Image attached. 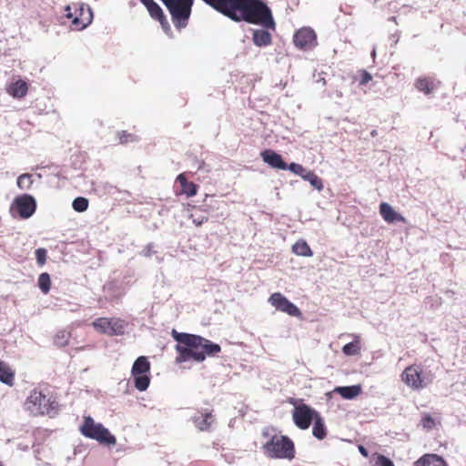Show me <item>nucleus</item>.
<instances>
[{
  "mask_svg": "<svg viewBox=\"0 0 466 466\" xmlns=\"http://www.w3.org/2000/svg\"><path fill=\"white\" fill-rule=\"evenodd\" d=\"M171 336L177 341L175 346L177 363L189 360L202 362L207 356H216L221 351V347L218 344L198 335L172 329Z\"/></svg>",
  "mask_w": 466,
  "mask_h": 466,
  "instance_id": "obj_1",
  "label": "nucleus"
},
{
  "mask_svg": "<svg viewBox=\"0 0 466 466\" xmlns=\"http://www.w3.org/2000/svg\"><path fill=\"white\" fill-rule=\"evenodd\" d=\"M234 21H245L273 30L276 25L270 8L261 0H243Z\"/></svg>",
  "mask_w": 466,
  "mask_h": 466,
  "instance_id": "obj_2",
  "label": "nucleus"
},
{
  "mask_svg": "<svg viewBox=\"0 0 466 466\" xmlns=\"http://www.w3.org/2000/svg\"><path fill=\"white\" fill-rule=\"evenodd\" d=\"M25 409L33 416L55 417L58 412L56 398L35 388L30 391L25 401Z\"/></svg>",
  "mask_w": 466,
  "mask_h": 466,
  "instance_id": "obj_3",
  "label": "nucleus"
},
{
  "mask_svg": "<svg viewBox=\"0 0 466 466\" xmlns=\"http://www.w3.org/2000/svg\"><path fill=\"white\" fill-rule=\"evenodd\" d=\"M265 455L269 459H287L295 458L294 442L288 436L281 434L273 435L262 446Z\"/></svg>",
  "mask_w": 466,
  "mask_h": 466,
  "instance_id": "obj_4",
  "label": "nucleus"
},
{
  "mask_svg": "<svg viewBox=\"0 0 466 466\" xmlns=\"http://www.w3.org/2000/svg\"><path fill=\"white\" fill-rule=\"evenodd\" d=\"M80 432L85 437L96 440L102 444L115 445L116 442L115 436L101 423H96L90 416L84 418V422L80 427Z\"/></svg>",
  "mask_w": 466,
  "mask_h": 466,
  "instance_id": "obj_5",
  "label": "nucleus"
},
{
  "mask_svg": "<svg viewBox=\"0 0 466 466\" xmlns=\"http://www.w3.org/2000/svg\"><path fill=\"white\" fill-rule=\"evenodd\" d=\"M168 9L176 27L187 25L194 0H161Z\"/></svg>",
  "mask_w": 466,
  "mask_h": 466,
  "instance_id": "obj_6",
  "label": "nucleus"
},
{
  "mask_svg": "<svg viewBox=\"0 0 466 466\" xmlns=\"http://www.w3.org/2000/svg\"><path fill=\"white\" fill-rule=\"evenodd\" d=\"M150 362L145 356L138 357L133 363L131 374L134 378V386L139 391H145L150 383Z\"/></svg>",
  "mask_w": 466,
  "mask_h": 466,
  "instance_id": "obj_7",
  "label": "nucleus"
},
{
  "mask_svg": "<svg viewBox=\"0 0 466 466\" xmlns=\"http://www.w3.org/2000/svg\"><path fill=\"white\" fill-rule=\"evenodd\" d=\"M92 326L97 332L113 337L123 335L127 323L119 318H97L92 322Z\"/></svg>",
  "mask_w": 466,
  "mask_h": 466,
  "instance_id": "obj_8",
  "label": "nucleus"
},
{
  "mask_svg": "<svg viewBox=\"0 0 466 466\" xmlns=\"http://www.w3.org/2000/svg\"><path fill=\"white\" fill-rule=\"evenodd\" d=\"M400 377L401 380L413 390H422L431 382V379L423 375L421 367L416 364L406 367Z\"/></svg>",
  "mask_w": 466,
  "mask_h": 466,
  "instance_id": "obj_9",
  "label": "nucleus"
},
{
  "mask_svg": "<svg viewBox=\"0 0 466 466\" xmlns=\"http://www.w3.org/2000/svg\"><path fill=\"white\" fill-rule=\"evenodd\" d=\"M66 16L72 19V25L77 30L85 29L88 25L91 24L93 19V13L88 5L84 4L75 5V14L71 12V6L66 7Z\"/></svg>",
  "mask_w": 466,
  "mask_h": 466,
  "instance_id": "obj_10",
  "label": "nucleus"
},
{
  "mask_svg": "<svg viewBox=\"0 0 466 466\" xmlns=\"http://www.w3.org/2000/svg\"><path fill=\"white\" fill-rule=\"evenodd\" d=\"M319 412L307 404H299L295 406L292 418L295 425L300 430H307L311 425L313 420L318 416Z\"/></svg>",
  "mask_w": 466,
  "mask_h": 466,
  "instance_id": "obj_11",
  "label": "nucleus"
},
{
  "mask_svg": "<svg viewBox=\"0 0 466 466\" xmlns=\"http://www.w3.org/2000/svg\"><path fill=\"white\" fill-rule=\"evenodd\" d=\"M205 4L211 6L218 13L224 15L229 19L237 18V14L240 9L243 0H202Z\"/></svg>",
  "mask_w": 466,
  "mask_h": 466,
  "instance_id": "obj_12",
  "label": "nucleus"
},
{
  "mask_svg": "<svg viewBox=\"0 0 466 466\" xmlns=\"http://www.w3.org/2000/svg\"><path fill=\"white\" fill-rule=\"evenodd\" d=\"M293 42L297 48L309 51L318 46L317 35L310 27L299 29L293 36Z\"/></svg>",
  "mask_w": 466,
  "mask_h": 466,
  "instance_id": "obj_13",
  "label": "nucleus"
},
{
  "mask_svg": "<svg viewBox=\"0 0 466 466\" xmlns=\"http://www.w3.org/2000/svg\"><path fill=\"white\" fill-rule=\"evenodd\" d=\"M36 208V202L35 198L27 194L17 197L13 203L12 209H14L18 216L26 219L33 216Z\"/></svg>",
  "mask_w": 466,
  "mask_h": 466,
  "instance_id": "obj_14",
  "label": "nucleus"
},
{
  "mask_svg": "<svg viewBox=\"0 0 466 466\" xmlns=\"http://www.w3.org/2000/svg\"><path fill=\"white\" fill-rule=\"evenodd\" d=\"M268 302L275 307L278 310L287 313L292 317H300L301 311L299 309L290 302L285 296H283L279 292L273 293L269 299Z\"/></svg>",
  "mask_w": 466,
  "mask_h": 466,
  "instance_id": "obj_15",
  "label": "nucleus"
},
{
  "mask_svg": "<svg viewBox=\"0 0 466 466\" xmlns=\"http://www.w3.org/2000/svg\"><path fill=\"white\" fill-rule=\"evenodd\" d=\"M147 8V10L149 13V15L154 20H157L160 23L163 30L166 33H168L170 31V25L169 23L160 7V5L155 2L154 0H139Z\"/></svg>",
  "mask_w": 466,
  "mask_h": 466,
  "instance_id": "obj_16",
  "label": "nucleus"
},
{
  "mask_svg": "<svg viewBox=\"0 0 466 466\" xmlns=\"http://www.w3.org/2000/svg\"><path fill=\"white\" fill-rule=\"evenodd\" d=\"M260 156L265 163L276 169L286 170L288 164L283 160L282 157L271 149L263 150Z\"/></svg>",
  "mask_w": 466,
  "mask_h": 466,
  "instance_id": "obj_17",
  "label": "nucleus"
},
{
  "mask_svg": "<svg viewBox=\"0 0 466 466\" xmlns=\"http://www.w3.org/2000/svg\"><path fill=\"white\" fill-rule=\"evenodd\" d=\"M380 214L381 218L390 224L395 223V222H402L406 223V218L396 212L394 208L387 202H382L380 204Z\"/></svg>",
  "mask_w": 466,
  "mask_h": 466,
  "instance_id": "obj_18",
  "label": "nucleus"
},
{
  "mask_svg": "<svg viewBox=\"0 0 466 466\" xmlns=\"http://www.w3.org/2000/svg\"><path fill=\"white\" fill-rule=\"evenodd\" d=\"M414 466H449L444 459L434 453H427L419 458L413 464Z\"/></svg>",
  "mask_w": 466,
  "mask_h": 466,
  "instance_id": "obj_19",
  "label": "nucleus"
},
{
  "mask_svg": "<svg viewBox=\"0 0 466 466\" xmlns=\"http://www.w3.org/2000/svg\"><path fill=\"white\" fill-rule=\"evenodd\" d=\"M177 181L180 184L181 187L180 194H185L187 198H191L197 195L198 185L187 181L184 173H181L177 177Z\"/></svg>",
  "mask_w": 466,
  "mask_h": 466,
  "instance_id": "obj_20",
  "label": "nucleus"
},
{
  "mask_svg": "<svg viewBox=\"0 0 466 466\" xmlns=\"http://www.w3.org/2000/svg\"><path fill=\"white\" fill-rule=\"evenodd\" d=\"M15 375V370L6 362L0 360V381L8 386H13Z\"/></svg>",
  "mask_w": 466,
  "mask_h": 466,
  "instance_id": "obj_21",
  "label": "nucleus"
},
{
  "mask_svg": "<svg viewBox=\"0 0 466 466\" xmlns=\"http://www.w3.org/2000/svg\"><path fill=\"white\" fill-rule=\"evenodd\" d=\"M252 40L257 46H267L271 44L272 37L268 31L257 29L253 31Z\"/></svg>",
  "mask_w": 466,
  "mask_h": 466,
  "instance_id": "obj_22",
  "label": "nucleus"
},
{
  "mask_svg": "<svg viewBox=\"0 0 466 466\" xmlns=\"http://www.w3.org/2000/svg\"><path fill=\"white\" fill-rule=\"evenodd\" d=\"M334 391L346 400H352L361 392V388L360 385L337 387Z\"/></svg>",
  "mask_w": 466,
  "mask_h": 466,
  "instance_id": "obj_23",
  "label": "nucleus"
},
{
  "mask_svg": "<svg viewBox=\"0 0 466 466\" xmlns=\"http://www.w3.org/2000/svg\"><path fill=\"white\" fill-rule=\"evenodd\" d=\"M292 252L296 254L297 256L300 257H312L313 252L304 239H299L297 242H295L291 248Z\"/></svg>",
  "mask_w": 466,
  "mask_h": 466,
  "instance_id": "obj_24",
  "label": "nucleus"
},
{
  "mask_svg": "<svg viewBox=\"0 0 466 466\" xmlns=\"http://www.w3.org/2000/svg\"><path fill=\"white\" fill-rule=\"evenodd\" d=\"M314 425L312 429V434L319 440H323L327 436V429L323 419L319 413L318 416L313 420Z\"/></svg>",
  "mask_w": 466,
  "mask_h": 466,
  "instance_id": "obj_25",
  "label": "nucleus"
},
{
  "mask_svg": "<svg viewBox=\"0 0 466 466\" xmlns=\"http://www.w3.org/2000/svg\"><path fill=\"white\" fill-rule=\"evenodd\" d=\"M213 421L211 412H205L199 416L194 417V422L200 431H207L210 428Z\"/></svg>",
  "mask_w": 466,
  "mask_h": 466,
  "instance_id": "obj_26",
  "label": "nucleus"
},
{
  "mask_svg": "<svg viewBox=\"0 0 466 466\" xmlns=\"http://www.w3.org/2000/svg\"><path fill=\"white\" fill-rule=\"evenodd\" d=\"M360 351V337L355 336V340L343 346L342 352L347 356L358 355Z\"/></svg>",
  "mask_w": 466,
  "mask_h": 466,
  "instance_id": "obj_27",
  "label": "nucleus"
},
{
  "mask_svg": "<svg viewBox=\"0 0 466 466\" xmlns=\"http://www.w3.org/2000/svg\"><path fill=\"white\" fill-rule=\"evenodd\" d=\"M306 181H309L310 185L316 188L319 191H321L323 189V182L320 177H319L313 171H308L305 174V177L303 178Z\"/></svg>",
  "mask_w": 466,
  "mask_h": 466,
  "instance_id": "obj_28",
  "label": "nucleus"
},
{
  "mask_svg": "<svg viewBox=\"0 0 466 466\" xmlns=\"http://www.w3.org/2000/svg\"><path fill=\"white\" fill-rule=\"evenodd\" d=\"M354 83L360 85V86H365L367 85L370 81H371L372 79V76L371 75L367 72L366 70L364 69H360V70H358L354 76Z\"/></svg>",
  "mask_w": 466,
  "mask_h": 466,
  "instance_id": "obj_29",
  "label": "nucleus"
},
{
  "mask_svg": "<svg viewBox=\"0 0 466 466\" xmlns=\"http://www.w3.org/2000/svg\"><path fill=\"white\" fill-rule=\"evenodd\" d=\"M38 287L44 294H47L51 288V279L48 273H41L38 277Z\"/></svg>",
  "mask_w": 466,
  "mask_h": 466,
  "instance_id": "obj_30",
  "label": "nucleus"
},
{
  "mask_svg": "<svg viewBox=\"0 0 466 466\" xmlns=\"http://www.w3.org/2000/svg\"><path fill=\"white\" fill-rule=\"evenodd\" d=\"M70 333L66 330L58 331L54 337V344L57 347H65L68 344Z\"/></svg>",
  "mask_w": 466,
  "mask_h": 466,
  "instance_id": "obj_31",
  "label": "nucleus"
},
{
  "mask_svg": "<svg viewBox=\"0 0 466 466\" xmlns=\"http://www.w3.org/2000/svg\"><path fill=\"white\" fill-rule=\"evenodd\" d=\"M33 184L32 175L30 174H22L17 178V187L20 189H29Z\"/></svg>",
  "mask_w": 466,
  "mask_h": 466,
  "instance_id": "obj_32",
  "label": "nucleus"
},
{
  "mask_svg": "<svg viewBox=\"0 0 466 466\" xmlns=\"http://www.w3.org/2000/svg\"><path fill=\"white\" fill-rule=\"evenodd\" d=\"M88 199L83 197H78L74 199L72 207L77 212H84L88 208Z\"/></svg>",
  "mask_w": 466,
  "mask_h": 466,
  "instance_id": "obj_33",
  "label": "nucleus"
},
{
  "mask_svg": "<svg viewBox=\"0 0 466 466\" xmlns=\"http://www.w3.org/2000/svg\"><path fill=\"white\" fill-rule=\"evenodd\" d=\"M287 169H289L292 173L301 177L302 178H304L305 174L309 171L302 165L297 164V163H290L289 165H288Z\"/></svg>",
  "mask_w": 466,
  "mask_h": 466,
  "instance_id": "obj_34",
  "label": "nucleus"
},
{
  "mask_svg": "<svg viewBox=\"0 0 466 466\" xmlns=\"http://www.w3.org/2000/svg\"><path fill=\"white\" fill-rule=\"evenodd\" d=\"M120 144H127L129 142H135L137 140L136 135L128 133L127 131H121L117 134Z\"/></svg>",
  "mask_w": 466,
  "mask_h": 466,
  "instance_id": "obj_35",
  "label": "nucleus"
},
{
  "mask_svg": "<svg viewBox=\"0 0 466 466\" xmlns=\"http://www.w3.org/2000/svg\"><path fill=\"white\" fill-rule=\"evenodd\" d=\"M420 424L424 429H427V430H431L436 425L435 420L428 413L423 415V417L420 420Z\"/></svg>",
  "mask_w": 466,
  "mask_h": 466,
  "instance_id": "obj_36",
  "label": "nucleus"
},
{
  "mask_svg": "<svg viewBox=\"0 0 466 466\" xmlns=\"http://www.w3.org/2000/svg\"><path fill=\"white\" fill-rule=\"evenodd\" d=\"M376 460L374 466H395L394 463L382 454H375Z\"/></svg>",
  "mask_w": 466,
  "mask_h": 466,
  "instance_id": "obj_37",
  "label": "nucleus"
},
{
  "mask_svg": "<svg viewBox=\"0 0 466 466\" xmlns=\"http://www.w3.org/2000/svg\"><path fill=\"white\" fill-rule=\"evenodd\" d=\"M46 249L39 248L35 250V258L39 266H43L46 262Z\"/></svg>",
  "mask_w": 466,
  "mask_h": 466,
  "instance_id": "obj_38",
  "label": "nucleus"
},
{
  "mask_svg": "<svg viewBox=\"0 0 466 466\" xmlns=\"http://www.w3.org/2000/svg\"><path fill=\"white\" fill-rule=\"evenodd\" d=\"M434 85L435 84H434L433 80L430 77L420 78L417 81V87L428 88V87H433Z\"/></svg>",
  "mask_w": 466,
  "mask_h": 466,
  "instance_id": "obj_39",
  "label": "nucleus"
},
{
  "mask_svg": "<svg viewBox=\"0 0 466 466\" xmlns=\"http://www.w3.org/2000/svg\"><path fill=\"white\" fill-rule=\"evenodd\" d=\"M8 94L14 97L21 98L26 95L27 89H6Z\"/></svg>",
  "mask_w": 466,
  "mask_h": 466,
  "instance_id": "obj_40",
  "label": "nucleus"
},
{
  "mask_svg": "<svg viewBox=\"0 0 466 466\" xmlns=\"http://www.w3.org/2000/svg\"><path fill=\"white\" fill-rule=\"evenodd\" d=\"M359 451L360 452V454L362 456H364L366 458L369 457V452H368L367 449L364 448L363 446H361V445L359 446Z\"/></svg>",
  "mask_w": 466,
  "mask_h": 466,
  "instance_id": "obj_41",
  "label": "nucleus"
},
{
  "mask_svg": "<svg viewBox=\"0 0 466 466\" xmlns=\"http://www.w3.org/2000/svg\"><path fill=\"white\" fill-rule=\"evenodd\" d=\"M14 87H20V88H23V87H26V84L25 82L20 80V81H17L15 84V86Z\"/></svg>",
  "mask_w": 466,
  "mask_h": 466,
  "instance_id": "obj_42",
  "label": "nucleus"
},
{
  "mask_svg": "<svg viewBox=\"0 0 466 466\" xmlns=\"http://www.w3.org/2000/svg\"><path fill=\"white\" fill-rule=\"evenodd\" d=\"M289 403H290V404H291V405H293L294 407H295V406H298V405H297V400H296L295 399H293V398H290V399L289 400Z\"/></svg>",
  "mask_w": 466,
  "mask_h": 466,
  "instance_id": "obj_43",
  "label": "nucleus"
},
{
  "mask_svg": "<svg viewBox=\"0 0 466 466\" xmlns=\"http://www.w3.org/2000/svg\"><path fill=\"white\" fill-rule=\"evenodd\" d=\"M194 223L197 225V226H200L202 224V220H195L194 219Z\"/></svg>",
  "mask_w": 466,
  "mask_h": 466,
  "instance_id": "obj_44",
  "label": "nucleus"
},
{
  "mask_svg": "<svg viewBox=\"0 0 466 466\" xmlns=\"http://www.w3.org/2000/svg\"><path fill=\"white\" fill-rule=\"evenodd\" d=\"M370 135H371L372 137H376V136H377V131H376V130H372V131H371V133H370Z\"/></svg>",
  "mask_w": 466,
  "mask_h": 466,
  "instance_id": "obj_45",
  "label": "nucleus"
},
{
  "mask_svg": "<svg viewBox=\"0 0 466 466\" xmlns=\"http://www.w3.org/2000/svg\"><path fill=\"white\" fill-rule=\"evenodd\" d=\"M371 56H372L373 57H375V56H376V51H375V50H373V51H372Z\"/></svg>",
  "mask_w": 466,
  "mask_h": 466,
  "instance_id": "obj_46",
  "label": "nucleus"
},
{
  "mask_svg": "<svg viewBox=\"0 0 466 466\" xmlns=\"http://www.w3.org/2000/svg\"><path fill=\"white\" fill-rule=\"evenodd\" d=\"M424 90H425V93H426V94H429V93H430V91H431V89H430V88H427V89H424Z\"/></svg>",
  "mask_w": 466,
  "mask_h": 466,
  "instance_id": "obj_47",
  "label": "nucleus"
},
{
  "mask_svg": "<svg viewBox=\"0 0 466 466\" xmlns=\"http://www.w3.org/2000/svg\"><path fill=\"white\" fill-rule=\"evenodd\" d=\"M0 466H4L3 463L0 461Z\"/></svg>",
  "mask_w": 466,
  "mask_h": 466,
  "instance_id": "obj_48",
  "label": "nucleus"
}]
</instances>
